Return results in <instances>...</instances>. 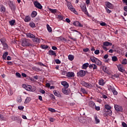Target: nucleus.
<instances>
[{
    "instance_id": "f257e3e1",
    "label": "nucleus",
    "mask_w": 127,
    "mask_h": 127,
    "mask_svg": "<svg viewBox=\"0 0 127 127\" xmlns=\"http://www.w3.org/2000/svg\"><path fill=\"white\" fill-rule=\"evenodd\" d=\"M105 109L104 112L106 113L104 114V116H109L111 117L112 116V107L109 105V104H106L105 105Z\"/></svg>"
},
{
    "instance_id": "f03ea898",
    "label": "nucleus",
    "mask_w": 127,
    "mask_h": 127,
    "mask_svg": "<svg viewBox=\"0 0 127 127\" xmlns=\"http://www.w3.org/2000/svg\"><path fill=\"white\" fill-rule=\"evenodd\" d=\"M22 46L25 47L26 46H32V44H30V40L29 39H24L22 40Z\"/></svg>"
},
{
    "instance_id": "7ed1b4c3",
    "label": "nucleus",
    "mask_w": 127,
    "mask_h": 127,
    "mask_svg": "<svg viewBox=\"0 0 127 127\" xmlns=\"http://www.w3.org/2000/svg\"><path fill=\"white\" fill-rule=\"evenodd\" d=\"M67 6L68 9H70L71 11H73V13H75V14H77L78 13L77 11H76V9H75V8L73 7V6H72V4H71V3L70 2L67 3Z\"/></svg>"
},
{
    "instance_id": "20e7f679",
    "label": "nucleus",
    "mask_w": 127,
    "mask_h": 127,
    "mask_svg": "<svg viewBox=\"0 0 127 127\" xmlns=\"http://www.w3.org/2000/svg\"><path fill=\"white\" fill-rule=\"evenodd\" d=\"M81 85L83 86V87H86V88H92V87H93L91 83H88L85 81H82Z\"/></svg>"
},
{
    "instance_id": "39448f33",
    "label": "nucleus",
    "mask_w": 127,
    "mask_h": 127,
    "mask_svg": "<svg viewBox=\"0 0 127 127\" xmlns=\"http://www.w3.org/2000/svg\"><path fill=\"white\" fill-rule=\"evenodd\" d=\"M77 75L78 77H84L86 75V71L83 70H81L77 72Z\"/></svg>"
},
{
    "instance_id": "423d86ee",
    "label": "nucleus",
    "mask_w": 127,
    "mask_h": 127,
    "mask_svg": "<svg viewBox=\"0 0 127 127\" xmlns=\"http://www.w3.org/2000/svg\"><path fill=\"white\" fill-rule=\"evenodd\" d=\"M34 4L35 7H37V8H39V9H42V5L38 1H35Z\"/></svg>"
},
{
    "instance_id": "0eeeda50",
    "label": "nucleus",
    "mask_w": 127,
    "mask_h": 127,
    "mask_svg": "<svg viewBox=\"0 0 127 127\" xmlns=\"http://www.w3.org/2000/svg\"><path fill=\"white\" fill-rule=\"evenodd\" d=\"M114 108L117 112H123V107L118 105H115Z\"/></svg>"
},
{
    "instance_id": "6e6552de",
    "label": "nucleus",
    "mask_w": 127,
    "mask_h": 127,
    "mask_svg": "<svg viewBox=\"0 0 127 127\" xmlns=\"http://www.w3.org/2000/svg\"><path fill=\"white\" fill-rule=\"evenodd\" d=\"M117 68L120 72H122V73L125 72V69H124V66L122 64H118Z\"/></svg>"
},
{
    "instance_id": "1a4fd4ad",
    "label": "nucleus",
    "mask_w": 127,
    "mask_h": 127,
    "mask_svg": "<svg viewBox=\"0 0 127 127\" xmlns=\"http://www.w3.org/2000/svg\"><path fill=\"white\" fill-rule=\"evenodd\" d=\"M62 92L65 95H69V93H70V91L68 89V88L66 87L62 89Z\"/></svg>"
},
{
    "instance_id": "9d476101",
    "label": "nucleus",
    "mask_w": 127,
    "mask_h": 127,
    "mask_svg": "<svg viewBox=\"0 0 127 127\" xmlns=\"http://www.w3.org/2000/svg\"><path fill=\"white\" fill-rule=\"evenodd\" d=\"M89 69H92V68H93V70H97V69H98L97 67V65H96V64H89L88 65Z\"/></svg>"
},
{
    "instance_id": "9b49d317",
    "label": "nucleus",
    "mask_w": 127,
    "mask_h": 127,
    "mask_svg": "<svg viewBox=\"0 0 127 127\" xmlns=\"http://www.w3.org/2000/svg\"><path fill=\"white\" fill-rule=\"evenodd\" d=\"M66 76L68 77V78L74 77L75 73H74V72H68L67 73H66Z\"/></svg>"
},
{
    "instance_id": "f8f14e48",
    "label": "nucleus",
    "mask_w": 127,
    "mask_h": 127,
    "mask_svg": "<svg viewBox=\"0 0 127 127\" xmlns=\"http://www.w3.org/2000/svg\"><path fill=\"white\" fill-rule=\"evenodd\" d=\"M73 25H75V26H79V27H83V25L81 24V23H80L79 21H75L73 23Z\"/></svg>"
},
{
    "instance_id": "ddd939ff",
    "label": "nucleus",
    "mask_w": 127,
    "mask_h": 127,
    "mask_svg": "<svg viewBox=\"0 0 127 127\" xmlns=\"http://www.w3.org/2000/svg\"><path fill=\"white\" fill-rule=\"evenodd\" d=\"M88 106L89 107H90V108H93L96 106V104H95V102L93 101H89L88 102Z\"/></svg>"
},
{
    "instance_id": "4468645a",
    "label": "nucleus",
    "mask_w": 127,
    "mask_h": 127,
    "mask_svg": "<svg viewBox=\"0 0 127 127\" xmlns=\"http://www.w3.org/2000/svg\"><path fill=\"white\" fill-rule=\"evenodd\" d=\"M62 85L64 86V88H68L69 87V83H68L66 81H62Z\"/></svg>"
},
{
    "instance_id": "2eb2a0df",
    "label": "nucleus",
    "mask_w": 127,
    "mask_h": 127,
    "mask_svg": "<svg viewBox=\"0 0 127 127\" xmlns=\"http://www.w3.org/2000/svg\"><path fill=\"white\" fill-rule=\"evenodd\" d=\"M78 120H79L80 123H81V124H85V123H86V120H85L84 119V117H81L79 118Z\"/></svg>"
},
{
    "instance_id": "dca6fc26",
    "label": "nucleus",
    "mask_w": 127,
    "mask_h": 127,
    "mask_svg": "<svg viewBox=\"0 0 127 127\" xmlns=\"http://www.w3.org/2000/svg\"><path fill=\"white\" fill-rule=\"evenodd\" d=\"M82 10L84 12L85 14H88V11H87V7L86 5H84L81 8Z\"/></svg>"
},
{
    "instance_id": "f3484780",
    "label": "nucleus",
    "mask_w": 127,
    "mask_h": 127,
    "mask_svg": "<svg viewBox=\"0 0 127 127\" xmlns=\"http://www.w3.org/2000/svg\"><path fill=\"white\" fill-rule=\"evenodd\" d=\"M49 54L53 56H56V53H55V52L52 50L49 51Z\"/></svg>"
},
{
    "instance_id": "a211bd4d",
    "label": "nucleus",
    "mask_w": 127,
    "mask_h": 127,
    "mask_svg": "<svg viewBox=\"0 0 127 127\" xmlns=\"http://www.w3.org/2000/svg\"><path fill=\"white\" fill-rule=\"evenodd\" d=\"M89 67V63H87L82 65V69H86Z\"/></svg>"
},
{
    "instance_id": "6ab92c4d",
    "label": "nucleus",
    "mask_w": 127,
    "mask_h": 127,
    "mask_svg": "<svg viewBox=\"0 0 127 127\" xmlns=\"http://www.w3.org/2000/svg\"><path fill=\"white\" fill-rule=\"evenodd\" d=\"M31 20V18L29 16H27L25 17L24 19V21L25 22H29V21H30Z\"/></svg>"
},
{
    "instance_id": "aec40b11",
    "label": "nucleus",
    "mask_w": 127,
    "mask_h": 127,
    "mask_svg": "<svg viewBox=\"0 0 127 127\" xmlns=\"http://www.w3.org/2000/svg\"><path fill=\"white\" fill-rule=\"evenodd\" d=\"M97 60V58H95L94 57L90 58V60L92 63H96Z\"/></svg>"
},
{
    "instance_id": "412c9836",
    "label": "nucleus",
    "mask_w": 127,
    "mask_h": 127,
    "mask_svg": "<svg viewBox=\"0 0 127 127\" xmlns=\"http://www.w3.org/2000/svg\"><path fill=\"white\" fill-rule=\"evenodd\" d=\"M106 6L110 9L112 8V3H110V2H106Z\"/></svg>"
},
{
    "instance_id": "4be33fe9",
    "label": "nucleus",
    "mask_w": 127,
    "mask_h": 127,
    "mask_svg": "<svg viewBox=\"0 0 127 127\" xmlns=\"http://www.w3.org/2000/svg\"><path fill=\"white\" fill-rule=\"evenodd\" d=\"M95 64H96L97 66H101L102 65V62H101V61L97 59V60H96Z\"/></svg>"
},
{
    "instance_id": "5701e85b",
    "label": "nucleus",
    "mask_w": 127,
    "mask_h": 127,
    "mask_svg": "<svg viewBox=\"0 0 127 127\" xmlns=\"http://www.w3.org/2000/svg\"><path fill=\"white\" fill-rule=\"evenodd\" d=\"M11 119H12V121H18V120H19V119H20V117L14 116L11 117Z\"/></svg>"
},
{
    "instance_id": "b1692460",
    "label": "nucleus",
    "mask_w": 127,
    "mask_h": 127,
    "mask_svg": "<svg viewBox=\"0 0 127 127\" xmlns=\"http://www.w3.org/2000/svg\"><path fill=\"white\" fill-rule=\"evenodd\" d=\"M74 56L72 55H69L68 56V59L70 61H73V60H74Z\"/></svg>"
},
{
    "instance_id": "393cba45",
    "label": "nucleus",
    "mask_w": 127,
    "mask_h": 127,
    "mask_svg": "<svg viewBox=\"0 0 127 127\" xmlns=\"http://www.w3.org/2000/svg\"><path fill=\"white\" fill-rule=\"evenodd\" d=\"M54 93L55 96H57V97H61V94H59V92L56 90L54 91Z\"/></svg>"
},
{
    "instance_id": "a878e982",
    "label": "nucleus",
    "mask_w": 127,
    "mask_h": 127,
    "mask_svg": "<svg viewBox=\"0 0 127 127\" xmlns=\"http://www.w3.org/2000/svg\"><path fill=\"white\" fill-rule=\"evenodd\" d=\"M33 41L35 42V43H37V42H39V39L35 36V37L33 38Z\"/></svg>"
},
{
    "instance_id": "bb28decb",
    "label": "nucleus",
    "mask_w": 127,
    "mask_h": 127,
    "mask_svg": "<svg viewBox=\"0 0 127 127\" xmlns=\"http://www.w3.org/2000/svg\"><path fill=\"white\" fill-rule=\"evenodd\" d=\"M104 46H111L112 43L109 42H105L103 43Z\"/></svg>"
},
{
    "instance_id": "cd10ccee",
    "label": "nucleus",
    "mask_w": 127,
    "mask_h": 127,
    "mask_svg": "<svg viewBox=\"0 0 127 127\" xmlns=\"http://www.w3.org/2000/svg\"><path fill=\"white\" fill-rule=\"evenodd\" d=\"M32 87H31V85H27L25 87V89L27 90V91H32Z\"/></svg>"
},
{
    "instance_id": "c85d7f7f",
    "label": "nucleus",
    "mask_w": 127,
    "mask_h": 127,
    "mask_svg": "<svg viewBox=\"0 0 127 127\" xmlns=\"http://www.w3.org/2000/svg\"><path fill=\"white\" fill-rule=\"evenodd\" d=\"M9 23L11 26L14 25V23H15V20H12L9 21Z\"/></svg>"
},
{
    "instance_id": "c756f323",
    "label": "nucleus",
    "mask_w": 127,
    "mask_h": 127,
    "mask_svg": "<svg viewBox=\"0 0 127 127\" xmlns=\"http://www.w3.org/2000/svg\"><path fill=\"white\" fill-rule=\"evenodd\" d=\"M37 15V12L35 11H33L31 14L32 17H35Z\"/></svg>"
},
{
    "instance_id": "7c9ffc66",
    "label": "nucleus",
    "mask_w": 127,
    "mask_h": 127,
    "mask_svg": "<svg viewBox=\"0 0 127 127\" xmlns=\"http://www.w3.org/2000/svg\"><path fill=\"white\" fill-rule=\"evenodd\" d=\"M99 84L101 86H104V85H105V82H104V80L103 79L100 80L99 81Z\"/></svg>"
},
{
    "instance_id": "2f4dec72",
    "label": "nucleus",
    "mask_w": 127,
    "mask_h": 127,
    "mask_svg": "<svg viewBox=\"0 0 127 127\" xmlns=\"http://www.w3.org/2000/svg\"><path fill=\"white\" fill-rule=\"evenodd\" d=\"M30 101H31V98H30V97H27L25 101V104H27L29 103Z\"/></svg>"
},
{
    "instance_id": "473e14b6",
    "label": "nucleus",
    "mask_w": 127,
    "mask_h": 127,
    "mask_svg": "<svg viewBox=\"0 0 127 127\" xmlns=\"http://www.w3.org/2000/svg\"><path fill=\"white\" fill-rule=\"evenodd\" d=\"M47 30L49 32H52V28H51L49 24H47Z\"/></svg>"
},
{
    "instance_id": "72a5a7b5",
    "label": "nucleus",
    "mask_w": 127,
    "mask_h": 127,
    "mask_svg": "<svg viewBox=\"0 0 127 127\" xmlns=\"http://www.w3.org/2000/svg\"><path fill=\"white\" fill-rule=\"evenodd\" d=\"M27 36H28V37H30V38H34V37H35V36L31 33H28L27 35Z\"/></svg>"
},
{
    "instance_id": "f704fd0d",
    "label": "nucleus",
    "mask_w": 127,
    "mask_h": 127,
    "mask_svg": "<svg viewBox=\"0 0 127 127\" xmlns=\"http://www.w3.org/2000/svg\"><path fill=\"white\" fill-rule=\"evenodd\" d=\"M49 10L50 11H51V12H52V13H56V12H57V9H51V8H49Z\"/></svg>"
},
{
    "instance_id": "c9c22d12",
    "label": "nucleus",
    "mask_w": 127,
    "mask_h": 127,
    "mask_svg": "<svg viewBox=\"0 0 127 127\" xmlns=\"http://www.w3.org/2000/svg\"><path fill=\"white\" fill-rule=\"evenodd\" d=\"M5 11V7H4V6H3V5L1 6L0 12H4Z\"/></svg>"
},
{
    "instance_id": "e433bc0d",
    "label": "nucleus",
    "mask_w": 127,
    "mask_h": 127,
    "mask_svg": "<svg viewBox=\"0 0 127 127\" xmlns=\"http://www.w3.org/2000/svg\"><path fill=\"white\" fill-rule=\"evenodd\" d=\"M7 55H8V53L5 52L2 56L3 59L5 60L6 58V56H7Z\"/></svg>"
},
{
    "instance_id": "4c0bfd02",
    "label": "nucleus",
    "mask_w": 127,
    "mask_h": 127,
    "mask_svg": "<svg viewBox=\"0 0 127 127\" xmlns=\"http://www.w3.org/2000/svg\"><path fill=\"white\" fill-rule=\"evenodd\" d=\"M122 64H123V65H127V59H123V60L122 62Z\"/></svg>"
},
{
    "instance_id": "58836bf2",
    "label": "nucleus",
    "mask_w": 127,
    "mask_h": 127,
    "mask_svg": "<svg viewBox=\"0 0 127 127\" xmlns=\"http://www.w3.org/2000/svg\"><path fill=\"white\" fill-rule=\"evenodd\" d=\"M9 6L11 7V8H13L14 7V5H13V3L11 2V1H10L9 2Z\"/></svg>"
},
{
    "instance_id": "ea45409f",
    "label": "nucleus",
    "mask_w": 127,
    "mask_h": 127,
    "mask_svg": "<svg viewBox=\"0 0 127 127\" xmlns=\"http://www.w3.org/2000/svg\"><path fill=\"white\" fill-rule=\"evenodd\" d=\"M112 61L114 62L118 61V58L116 56L112 57Z\"/></svg>"
},
{
    "instance_id": "a19ab883",
    "label": "nucleus",
    "mask_w": 127,
    "mask_h": 127,
    "mask_svg": "<svg viewBox=\"0 0 127 127\" xmlns=\"http://www.w3.org/2000/svg\"><path fill=\"white\" fill-rule=\"evenodd\" d=\"M41 48H42V49H48V46H46L45 45H42Z\"/></svg>"
},
{
    "instance_id": "79ce46f5",
    "label": "nucleus",
    "mask_w": 127,
    "mask_h": 127,
    "mask_svg": "<svg viewBox=\"0 0 127 127\" xmlns=\"http://www.w3.org/2000/svg\"><path fill=\"white\" fill-rule=\"evenodd\" d=\"M0 42L2 44L5 43V38H3L0 39Z\"/></svg>"
},
{
    "instance_id": "37998d69",
    "label": "nucleus",
    "mask_w": 127,
    "mask_h": 127,
    "mask_svg": "<svg viewBox=\"0 0 127 127\" xmlns=\"http://www.w3.org/2000/svg\"><path fill=\"white\" fill-rule=\"evenodd\" d=\"M94 118H95V120L96 124H99V123H100V120H99L98 119V117L95 116Z\"/></svg>"
},
{
    "instance_id": "c03bdc74",
    "label": "nucleus",
    "mask_w": 127,
    "mask_h": 127,
    "mask_svg": "<svg viewBox=\"0 0 127 127\" xmlns=\"http://www.w3.org/2000/svg\"><path fill=\"white\" fill-rule=\"evenodd\" d=\"M29 25L31 27H35V24L33 22H30Z\"/></svg>"
},
{
    "instance_id": "a18cd8bd",
    "label": "nucleus",
    "mask_w": 127,
    "mask_h": 127,
    "mask_svg": "<svg viewBox=\"0 0 127 127\" xmlns=\"http://www.w3.org/2000/svg\"><path fill=\"white\" fill-rule=\"evenodd\" d=\"M81 92H82V93L83 94H87V91H86V90L84 88H81Z\"/></svg>"
},
{
    "instance_id": "49530a36",
    "label": "nucleus",
    "mask_w": 127,
    "mask_h": 127,
    "mask_svg": "<svg viewBox=\"0 0 127 127\" xmlns=\"http://www.w3.org/2000/svg\"><path fill=\"white\" fill-rule=\"evenodd\" d=\"M112 92H113L114 95H118V91H116V90L115 88L112 90Z\"/></svg>"
},
{
    "instance_id": "de8ad7c7",
    "label": "nucleus",
    "mask_w": 127,
    "mask_h": 127,
    "mask_svg": "<svg viewBox=\"0 0 127 127\" xmlns=\"http://www.w3.org/2000/svg\"><path fill=\"white\" fill-rule=\"evenodd\" d=\"M49 111L52 113H55V112H56V110L53 108H49Z\"/></svg>"
},
{
    "instance_id": "09e8293b",
    "label": "nucleus",
    "mask_w": 127,
    "mask_h": 127,
    "mask_svg": "<svg viewBox=\"0 0 127 127\" xmlns=\"http://www.w3.org/2000/svg\"><path fill=\"white\" fill-rule=\"evenodd\" d=\"M119 77H120V75L118 74H114V75H112V76L113 79H114V78H119Z\"/></svg>"
},
{
    "instance_id": "8fccbe9b",
    "label": "nucleus",
    "mask_w": 127,
    "mask_h": 127,
    "mask_svg": "<svg viewBox=\"0 0 127 127\" xmlns=\"http://www.w3.org/2000/svg\"><path fill=\"white\" fill-rule=\"evenodd\" d=\"M2 45L4 48H8V46L7 43H4V44H2Z\"/></svg>"
},
{
    "instance_id": "3c124183",
    "label": "nucleus",
    "mask_w": 127,
    "mask_h": 127,
    "mask_svg": "<svg viewBox=\"0 0 127 127\" xmlns=\"http://www.w3.org/2000/svg\"><path fill=\"white\" fill-rule=\"evenodd\" d=\"M55 62H56V64H60L61 63V61H60V60H59V59L56 60Z\"/></svg>"
},
{
    "instance_id": "603ef678",
    "label": "nucleus",
    "mask_w": 127,
    "mask_h": 127,
    "mask_svg": "<svg viewBox=\"0 0 127 127\" xmlns=\"http://www.w3.org/2000/svg\"><path fill=\"white\" fill-rule=\"evenodd\" d=\"M94 53H95V54H96V55H98V54H100V50H96V51H95Z\"/></svg>"
},
{
    "instance_id": "864d4df0",
    "label": "nucleus",
    "mask_w": 127,
    "mask_h": 127,
    "mask_svg": "<svg viewBox=\"0 0 127 127\" xmlns=\"http://www.w3.org/2000/svg\"><path fill=\"white\" fill-rule=\"evenodd\" d=\"M16 77H17L18 78H20V77H21V75L20 73H19V72H16Z\"/></svg>"
},
{
    "instance_id": "5fc2aeb1",
    "label": "nucleus",
    "mask_w": 127,
    "mask_h": 127,
    "mask_svg": "<svg viewBox=\"0 0 127 127\" xmlns=\"http://www.w3.org/2000/svg\"><path fill=\"white\" fill-rule=\"evenodd\" d=\"M95 109L96 111H100L101 110V108H100L99 106H95Z\"/></svg>"
},
{
    "instance_id": "6e6d98bb",
    "label": "nucleus",
    "mask_w": 127,
    "mask_h": 127,
    "mask_svg": "<svg viewBox=\"0 0 127 127\" xmlns=\"http://www.w3.org/2000/svg\"><path fill=\"white\" fill-rule=\"evenodd\" d=\"M100 25H101V26H106L107 25V24H106L105 22H102L100 23Z\"/></svg>"
},
{
    "instance_id": "4d7b16f0",
    "label": "nucleus",
    "mask_w": 127,
    "mask_h": 127,
    "mask_svg": "<svg viewBox=\"0 0 127 127\" xmlns=\"http://www.w3.org/2000/svg\"><path fill=\"white\" fill-rule=\"evenodd\" d=\"M106 10L108 13H111V10L109 9L107 7L106 8Z\"/></svg>"
},
{
    "instance_id": "13d9d810",
    "label": "nucleus",
    "mask_w": 127,
    "mask_h": 127,
    "mask_svg": "<svg viewBox=\"0 0 127 127\" xmlns=\"http://www.w3.org/2000/svg\"><path fill=\"white\" fill-rule=\"evenodd\" d=\"M122 127H127V125L125 122H122Z\"/></svg>"
},
{
    "instance_id": "bf43d9fd",
    "label": "nucleus",
    "mask_w": 127,
    "mask_h": 127,
    "mask_svg": "<svg viewBox=\"0 0 127 127\" xmlns=\"http://www.w3.org/2000/svg\"><path fill=\"white\" fill-rule=\"evenodd\" d=\"M18 108L19 110H21V111L24 109L23 106H18Z\"/></svg>"
},
{
    "instance_id": "052dcab7",
    "label": "nucleus",
    "mask_w": 127,
    "mask_h": 127,
    "mask_svg": "<svg viewBox=\"0 0 127 127\" xmlns=\"http://www.w3.org/2000/svg\"><path fill=\"white\" fill-rule=\"evenodd\" d=\"M83 51L84 52H88V51H89V49L88 48L83 49Z\"/></svg>"
},
{
    "instance_id": "680f3d73",
    "label": "nucleus",
    "mask_w": 127,
    "mask_h": 127,
    "mask_svg": "<svg viewBox=\"0 0 127 127\" xmlns=\"http://www.w3.org/2000/svg\"><path fill=\"white\" fill-rule=\"evenodd\" d=\"M108 57H109V55H108V54H106L103 57V58L104 59H108Z\"/></svg>"
},
{
    "instance_id": "e2e57ef3",
    "label": "nucleus",
    "mask_w": 127,
    "mask_h": 127,
    "mask_svg": "<svg viewBox=\"0 0 127 127\" xmlns=\"http://www.w3.org/2000/svg\"><path fill=\"white\" fill-rule=\"evenodd\" d=\"M65 21H66V22H67L68 23H69V22H71V20H70V19L69 18H66Z\"/></svg>"
},
{
    "instance_id": "0e129e2a",
    "label": "nucleus",
    "mask_w": 127,
    "mask_h": 127,
    "mask_svg": "<svg viewBox=\"0 0 127 127\" xmlns=\"http://www.w3.org/2000/svg\"><path fill=\"white\" fill-rule=\"evenodd\" d=\"M51 97H52V99L53 100V101H55V96L54 95L52 94Z\"/></svg>"
},
{
    "instance_id": "69168bd1",
    "label": "nucleus",
    "mask_w": 127,
    "mask_h": 127,
    "mask_svg": "<svg viewBox=\"0 0 127 127\" xmlns=\"http://www.w3.org/2000/svg\"><path fill=\"white\" fill-rule=\"evenodd\" d=\"M55 121V119H53V118H51L50 119V121L51 122V123H53Z\"/></svg>"
},
{
    "instance_id": "338daca9",
    "label": "nucleus",
    "mask_w": 127,
    "mask_h": 127,
    "mask_svg": "<svg viewBox=\"0 0 127 127\" xmlns=\"http://www.w3.org/2000/svg\"><path fill=\"white\" fill-rule=\"evenodd\" d=\"M62 75H64V76H65V75H66V71H63L62 72Z\"/></svg>"
},
{
    "instance_id": "774afa93",
    "label": "nucleus",
    "mask_w": 127,
    "mask_h": 127,
    "mask_svg": "<svg viewBox=\"0 0 127 127\" xmlns=\"http://www.w3.org/2000/svg\"><path fill=\"white\" fill-rule=\"evenodd\" d=\"M124 9L125 11L127 12V6H125L124 7Z\"/></svg>"
}]
</instances>
